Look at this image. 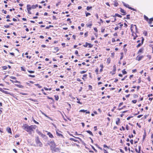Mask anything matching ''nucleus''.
<instances>
[{
  "instance_id": "f257e3e1",
  "label": "nucleus",
  "mask_w": 153,
  "mask_h": 153,
  "mask_svg": "<svg viewBox=\"0 0 153 153\" xmlns=\"http://www.w3.org/2000/svg\"><path fill=\"white\" fill-rule=\"evenodd\" d=\"M37 127V126L35 125H32L29 126L26 124H25L22 126V128L28 132L29 134H31L32 132L34 131Z\"/></svg>"
},
{
  "instance_id": "f03ea898",
  "label": "nucleus",
  "mask_w": 153,
  "mask_h": 153,
  "mask_svg": "<svg viewBox=\"0 0 153 153\" xmlns=\"http://www.w3.org/2000/svg\"><path fill=\"white\" fill-rule=\"evenodd\" d=\"M35 140L36 143L37 144V146H39L40 147H42V144L40 141L38 137H36Z\"/></svg>"
},
{
  "instance_id": "7ed1b4c3",
  "label": "nucleus",
  "mask_w": 153,
  "mask_h": 153,
  "mask_svg": "<svg viewBox=\"0 0 153 153\" xmlns=\"http://www.w3.org/2000/svg\"><path fill=\"white\" fill-rule=\"evenodd\" d=\"M134 27L136 29V32H137V26L136 25H133V24H132L131 25V27L130 28V29L131 31V32L132 33H134V31H133V27Z\"/></svg>"
},
{
  "instance_id": "20e7f679",
  "label": "nucleus",
  "mask_w": 153,
  "mask_h": 153,
  "mask_svg": "<svg viewBox=\"0 0 153 153\" xmlns=\"http://www.w3.org/2000/svg\"><path fill=\"white\" fill-rule=\"evenodd\" d=\"M51 50L52 51V52L54 53H56L57 51H58L59 50V48L58 47H52L51 48Z\"/></svg>"
},
{
  "instance_id": "39448f33",
  "label": "nucleus",
  "mask_w": 153,
  "mask_h": 153,
  "mask_svg": "<svg viewBox=\"0 0 153 153\" xmlns=\"http://www.w3.org/2000/svg\"><path fill=\"white\" fill-rule=\"evenodd\" d=\"M50 145L51 149H53V148H54L56 146V144H55L53 141H52L50 142Z\"/></svg>"
},
{
  "instance_id": "423d86ee",
  "label": "nucleus",
  "mask_w": 153,
  "mask_h": 153,
  "mask_svg": "<svg viewBox=\"0 0 153 153\" xmlns=\"http://www.w3.org/2000/svg\"><path fill=\"white\" fill-rule=\"evenodd\" d=\"M143 58V56H139L138 55L136 57V59L138 61H140L142 58Z\"/></svg>"
},
{
  "instance_id": "0eeeda50",
  "label": "nucleus",
  "mask_w": 153,
  "mask_h": 153,
  "mask_svg": "<svg viewBox=\"0 0 153 153\" xmlns=\"http://www.w3.org/2000/svg\"><path fill=\"white\" fill-rule=\"evenodd\" d=\"M120 11L123 13L122 15H125L126 14V11L122 8H120Z\"/></svg>"
},
{
  "instance_id": "6e6552de",
  "label": "nucleus",
  "mask_w": 153,
  "mask_h": 153,
  "mask_svg": "<svg viewBox=\"0 0 153 153\" xmlns=\"http://www.w3.org/2000/svg\"><path fill=\"white\" fill-rule=\"evenodd\" d=\"M53 149H51L54 152H58L59 151V149L57 148H53Z\"/></svg>"
},
{
  "instance_id": "1a4fd4ad",
  "label": "nucleus",
  "mask_w": 153,
  "mask_h": 153,
  "mask_svg": "<svg viewBox=\"0 0 153 153\" xmlns=\"http://www.w3.org/2000/svg\"><path fill=\"white\" fill-rule=\"evenodd\" d=\"M47 134L51 138H52L54 137L52 134L50 133V132H48L47 133Z\"/></svg>"
},
{
  "instance_id": "9d476101",
  "label": "nucleus",
  "mask_w": 153,
  "mask_h": 153,
  "mask_svg": "<svg viewBox=\"0 0 153 153\" xmlns=\"http://www.w3.org/2000/svg\"><path fill=\"white\" fill-rule=\"evenodd\" d=\"M27 10H30L32 8L30 5V4H27Z\"/></svg>"
},
{
  "instance_id": "9b49d317",
  "label": "nucleus",
  "mask_w": 153,
  "mask_h": 153,
  "mask_svg": "<svg viewBox=\"0 0 153 153\" xmlns=\"http://www.w3.org/2000/svg\"><path fill=\"white\" fill-rule=\"evenodd\" d=\"M111 16L114 17H115L116 16H117L120 18H121L122 17L121 15L117 13H116L115 15H112Z\"/></svg>"
},
{
  "instance_id": "f8f14e48",
  "label": "nucleus",
  "mask_w": 153,
  "mask_h": 153,
  "mask_svg": "<svg viewBox=\"0 0 153 153\" xmlns=\"http://www.w3.org/2000/svg\"><path fill=\"white\" fill-rule=\"evenodd\" d=\"M6 130L8 133L11 134V130L10 128L9 127H7V128Z\"/></svg>"
},
{
  "instance_id": "ddd939ff",
  "label": "nucleus",
  "mask_w": 153,
  "mask_h": 153,
  "mask_svg": "<svg viewBox=\"0 0 153 153\" xmlns=\"http://www.w3.org/2000/svg\"><path fill=\"white\" fill-rule=\"evenodd\" d=\"M143 51V48H140L138 51V53L140 54V53H142Z\"/></svg>"
},
{
  "instance_id": "4468645a",
  "label": "nucleus",
  "mask_w": 153,
  "mask_h": 153,
  "mask_svg": "<svg viewBox=\"0 0 153 153\" xmlns=\"http://www.w3.org/2000/svg\"><path fill=\"white\" fill-rule=\"evenodd\" d=\"M149 21L148 23L149 24H151L152 23V22L153 21V17L149 19Z\"/></svg>"
},
{
  "instance_id": "2eb2a0df",
  "label": "nucleus",
  "mask_w": 153,
  "mask_h": 153,
  "mask_svg": "<svg viewBox=\"0 0 153 153\" xmlns=\"http://www.w3.org/2000/svg\"><path fill=\"white\" fill-rule=\"evenodd\" d=\"M16 85L19 88H24V86L22 85H18V84H16Z\"/></svg>"
},
{
  "instance_id": "dca6fc26",
  "label": "nucleus",
  "mask_w": 153,
  "mask_h": 153,
  "mask_svg": "<svg viewBox=\"0 0 153 153\" xmlns=\"http://www.w3.org/2000/svg\"><path fill=\"white\" fill-rule=\"evenodd\" d=\"M56 134L59 137H63V136L62 134L59 133L57 131L56 132Z\"/></svg>"
},
{
  "instance_id": "f3484780",
  "label": "nucleus",
  "mask_w": 153,
  "mask_h": 153,
  "mask_svg": "<svg viewBox=\"0 0 153 153\" xmlns=\"http://www.w3.org/2000/svg\"><path fill=\"white\" fill-rule=\"evenodd\" d=\"M117 120L116 121V124L117 125H118L119 124V123L120 122V119L119 118H117Z\"/></svg>"
},
{
  "instance_id": "a211bd4d",
  "label": "nucleus",
  "mask_w": 153,
  "mask_h": 153,
  "mask_svg": "<svg viewBox=\"0 0 153 153\" xmlns=\"http://www.w3.org/2000/svg\"><path fill=\"white\" fill-rule=\"evenodd\" d=\"M70 140H72V141H74L75 142H78L79 143V141L78 140H75V139H74L73 138H70Z\"/></svg>"
},
{
  "instance_id": "6ab92c4d",
  "label": "nucleus",
  "mask_w": 153,
  "mask_h": 153,
  "mask_svg": "<svg viewBox=\"0 0 153 153\" xmlns=\"http://www.w3.org/2000/svg\"><path fill=\"white\" fill-rule=\"evenodd\" d=\"M88 133H89L90 135L93 136V135L92 132L88 130L86 131Z\"/></svg>"
},
{
  "instance_id": "aec40b11",
  "label": "nucleus",
  "mask_w": 153,
  "mask_h": 153,
  "mask_svg": "<svg viewBox=\"0 0 153 153\" xmlns=\"http://www.w3.org/2000/svg\"><path fill=\"white\" fill-rule=\"evenodd\" d=\"M85 14L86 15V17H87L88 16L90 15H91L90 13H89L87 12V11L85 12Z\"/></svg>"
},
{
  "instance_id": "412c9836",
  "label": "nucleus",
  "mask_w": 153,
  "mask_h": 153,
  "mask_svg": "<svg viewBox=\"0 0 153 153\" xmlns=\"http://www.w3.org/2000/svg\"><path fill=\"white\" fill-rule=\"evenodd\" d=\"M144 19L146 21H148L149 20V19L146 16V15H144Z\"/></svg>"
},
{
  "instance_id": "4be33fe9",
  "label": "nucleus",
  "mask_w": 153,
  "mask_h": 153,
  "mask_svg": "<svg viewBox=\"0 0 153 153\" xmlns=\"http://www.w3.org/2000/svg\"><path fill=\"white\" fill-rule=\"evenodd\" d=\"M32 120H33V121L36 123V124H39V123L38 122H37V121H36L34 119V118L33 117H32Z\"/></svg>"
},
{
  "instance_id": "5701e85b",
  "label": "nucleus",
  "mask_w": 153,
  "mask_h": 153,
  "mask_svg": "<svg viewBox=\"0 0 153 153\" xmlns=\"http://www.w3.org/2000/svg\"><path fill=\"white\" fill-rule=\"evenodd\" d=\"M121 56L120 58V60H121L123 59V52H121L120 53Z\"/></svg>"
},
{
  "instance_id": "b1692460",
  "label": "nucleus",
  "mask_w": 153,
  "mask_h": 153,
  "mask_svg": "<svg viewBox=\"0 0 153 153\" xmlns=\"http://www.w3.org/2000/svg\"><path fill=\"white\" fill-rule=\"evenodd\" d=\"M53 26L51 25H50L46 27L45 28L46 29H49L51 27H53Z\"/></svg>"
},
{
  "instance_id": "393cba45",
  "label": "nucleus",
  "mask_w": 153,
  "mask_h": 153,
  "mask_svg": "<svg viewBox=\"0 0 153 153\" xmlns=\"http://www.w3.org/2000/svg\"><path fill=\"white\" fill-rule=\"evenodd\" d=\"M44 88L45 89V90H47V91L48 90L50 91V90H51L52 89L51 88H48L46 87H44Z\"/></svg>"
},
{
  "instance_id": "a878e982",
  "label": "nucleus",
  "mask_w": 153,
  "mask_h": 153,
  "mask_svg": "<svg viewBox=\"0 0 153 153\" xmlns=\"http://www.w3.org/2000/svg\"><path fill=\"white\" fill-rule=\"evenodd\" d=\"M123 4L124 6H125V7H128L129 6V5L127 4H126V3H125L124 2H123Z\"/></svg>"
},
{
  "instance_id": "bb28decb",
  "label": "nucleus",
  "mask_w": 153,
  "mask_h": 153,
  "mask_svg": "<svg viewBox=\"0 0 153 153\" xmlns=\"http://www.w3.org/2000/svg\"><path fill=\"white\" fill-rule=\"evenodd\" d=\"M107 62L108 64H109L110 62V58H108L107 60Z\"/></svg>"
},
{
  "instance_id": "cd10ccee",
  "label": "nucleus",
  "mask_w": 153,
  "mask_h": 153,
  "mask_svg": "<svg viewBox=\"0 0 153 153\" xmlns=\"http://www.w3.org/2000/svg\"><path fill=\"white\" fill-rule=\"evenodd\" d=\"M91 147H92V148L94 150V151L96 152H97V150L95 149V148H94V147L93 146H91Z\"/></svg>"
},
{
  "instance_id": "c85d7f7f",
  "label": "nucleus",
  "mask_w": 153,
  "mask_h": 153,
  "mask_svg": "<svg viewBox=\"0 0 153 153\" xmlns=\"http://www.w3.org/2000/svg\"><path fill=\"white\" fill-rule=\"evenodd\" d=\"M88 45L89 47V48H92L93 46V45L91 44H90V43H88Z\"/></svg>"
},
{
  "instance_id": "c756f323",
  "label": "nucleus",
  "mask_w": 153,
  "mask_h": 153,
  "mask_svg": "<svg viewBox=\"0 0 153 153\" xmlns=\"http://www.w3.org/2000/svg\"><path fill=\"white\" fill-rule=\"evenodd\" d=\"M122 73L123 74H127V72L126 71H125V70H123L122 71Z\"/></svg>"
},
{
  "instance_id": "7c9ffc66",
  "label": "nucleus",
  "mask_w": 153,
  "mask_h": 153,
  "mask_svg": "<svg viewBox=\"0 0 153 153\" xmlns=\"http://www.w3.org/2000/svg\"><path fill=\"white\" fill-rule=\"evenodd\" d=\"M91 8H92L91 7L87 6L86 8V9L87 10H88Z\"/></svg>"
},
{
  "instance_id": "2f4dec72",
  "label": "nucleus",
  "mask_w": 153,
  "mask_h": 153,
  "mask_svg": "<svg viewBox=\"0 0 153 153\" xmlns=\"http://www.w3.org/2000/svg\"><path fill=\"white\" fill-rule=\"evenodd\" d=\"M143 34H144V35L145 36H147V35H148V33H147V31H145L144 32H143Z\"/></svg>"
},
{
  "instance_id": "473e14b6",
  "label": "nucleus",
  "mask_w": 153,
  "mask_h": 153,
  "mask_svg": "<svg viewBox=\"0 0 153 153\" xmlns=\"http://www.w3.org/2000/svg\"><path fill=\"white\" fill-rule=\"evenodd\" d=\"M54 96H55V98L56 100H58L59 99V98L58 96H57V95H55Z\"/></svg>"
},
{
  "instance_id": "72a5a7b5",
  "label": "nucleus",
  "mask_w": 153,
  "mask_h": 153,
  "mask_svg": "<svg viewBox=\"0 0 153 153\" xmlns=\"http://www.w3.org/2000/svg\"><path fill=\"white\" fill-rule=\"evenodd\" d=\"M86 71H80V73L81 74H83L85 73L86 72Z\"/></svg>"
},
{
  "instance_id": "f704fd0d",
  "label": "nucleus",
  "mask_w": 153,
  "mask_h": 153,
  "mask_svg": "<svg viewBox=\"0 0 153 153\" xmlns=\"http://www.w3.org/2000/svg\"><path fill=\"white\" fill-rule=\"evenodd\" d=\"M88 42H86L85 43V44L83 45V46L85 47H87V46L88 45Z\"/></svg>"
},
{
  "instance_id": "c9c22d12",
  "label": "nucleus",
  "mask_w": 153,
  "mask_h": 153,
  "mask_svg": "<svg viewBox=\"0 0 153 153\" xmlns=\"http://www.w3.org/2000/svg\"><path fill=\"white\" fill-rule=\"evenodd\" d=\"M92 24H90L89 25H87V26L88 27H89L90 28H91V26H92Z\"/></svg>"
},
{
  "instance_id": "e433bc0d",
  "label": "nucleus",
  "mask_w": 153,
  "mask_h": 153,
  "mask_svg": "<svg viewBox=\"0 0 153 153\" xmlns=\"http://www.w3.org/2000/svg\"><path fill=\"white\" fill-rule=\"evenodd\" d=\"M126 107V106H124L123 107H122L121 108L118 109L119 110H122V109H123L124 108H125Z\"/></svg>"
},
{
  "instance_id": "4c0bfd02",
  "label": "nucleus",
  "mask_w": 153,
  "mask_h": 153,
  "mask_svg": "<svg viewBox=\"0 0 153 153\" xmlns=\"http://www.w3.org/2000/svg\"><path fill=\"white\" fill-rule=\"evenodd\" d=\"M142 45V44L141 43H139V44H138V45L137 46V48H138L139 47H140Z\"/></svg>"
},
{
  "instance_id": "58836bf2",
  "label": "nucleus",
  "mask_w": 153,
  "mask_h": 153,
  "mask_svg": "<svg viewBox=\"0 0 153 153\" xmlns=\"http://www.w3.org/2000/svg\"><path fill=\"white\" fill-rule=\"evenodd\" d=\"M20 94H22L23 95H27V93H19Z\"/></svg>"
},
{
  "instance_id": "ea45409f",
  "label": "nucleus",
  "mask_w": 153,
  "mask_h": 153,
  "mask_svg": "<svg viewBox=\"0 0 153 153\" xmlns=\"http://www.w3.org/2000/svg\"><path fill=\"white\" fill-rule=\"evenodd\" d=\"M28 71L30 73H34V71H32L28 70Z\"/></svg>"
},
{
  "instance_id": "a19ab883",
  "label": "nucleus",
  "mask_w": 153,
  "mask_h": 153,
  "mask_svg": "<svg viewBox=\"0 0 153 153\" xmlns=\"http://www.w3.org/2000/svg\"><path fill=\"white\" fill-rule=\"evenodd\" d=\"M21 70L22 71H26L25 69L23 67H21Z\"/></svg>"
},
{
  "instance_id": "79ce46f5",
  "label": "nucleus",
  "mask_w": 153,
  "mask_h": 153,
  "mask_svg": "<svg viewBox=\"0 0 153 153\" xmlns=\"http://www.w3.org/2000/svg\"><path fill=\"white\" fill-rule=\"evenodd\" d=\"M132 102L133 103H136L137 102V100H133Z\"/></svg>"
},
{
  "instance_id": "37998d69",
  "label": "nucleus",
  "mask_w": 153,
  "mask_h": 153,
  "mask_svg": "<svg viewBox=\"0 0 153 153\" xmlns=\"http://www.w3.org/2000/svg\"><path fill=\"white\" fill-rule=\"evenodd\" d=\"M146 137V132H145L144 134L143 135V140Z\"/></svg>"
},
{
  "instance_id": "c03bdc74",
  "label": "nucleus",
  "mask_w": 153,
  "mask_h": 153,
  "mask_svg": "<svg viewBox=\"0 0 153 153\" xmlns=\"http://www.w3.org/2000/svg\"><path fill=\"white\" fill-rule=\"evenodd\" d=\"M96 146L99 149H100V150H102V148H101L100 147H99V146H98V145L97 144H96Z\"/></svg>"
},
{
  "instance_id": "a18cd8bd",
  "label": "nucleus",
  "mask_w": 153,
  "mask_h": 153,
  "mask_svg": "<svg viewBox=\"0 0 153 153\" xmlns=\"http://www.w3.org/2000/svg\"><path fill=\"white\" fill-rule=\"evenodd\" d=\"M2 12H3V13L4 14H6L7 13V12L6 10H2Z\"/></svg>"
},
{
  "instance_id": "49530a36",
  "label": "nucleus",
  "mask_w": 153,
  "mask_h": 153,
  "mask_svg": "<svg viewBox=\"0 0 153 153\" xmlns=\"http://www.w3.org/2000/svg\"><path fill=\"white\" fill-rule=\"evenodd\" d=\"M128 137L130 138H133L134 137V136L133 134H131V135H129Z\"/></svg>"
},
{
  "instance_id": "de8ad7c7",
  "label": "nucleus",
  "mask_w": 153,
  "mask_h": 153,
  "mask_svg": "<svg viewBox=\"0 0 153 153\" xmlns=\"http://www.w3.org/2000/svg\"><path fill=\"white\" fill-rule=\"evenodd\" d=\"M85 110H81L80 111H79V112H85Z\"/></svg>"
},
{
  "instance_id": "09e8293b",
  "label": "nucleus",
  "mask_w": 153,
  "mask_h": 153,
  "mask_svg": "<svg viewBox=\"0 0 153 153\" xmlns=\"http://www.w3.org/2000/svg\"><path fill=\"white\" fill-rule=\"evenodd\" d=\"M36 85L38 86V88H42V86H40V85H39V84H36Z\"/></svg>"
},
{
  "instance_id": "8fccbe9b",
  "label": "nucleus",
  "mask_w": 153,
  "mask_h": 153,
  "mask_svg": "<svg viewBox=\"0 0 153 153\" xmlns=\"http://www.w3.org/2000/svg\"><path fill=\"white\" fill-rule=\"evenodd\" d=\"M141 148V146H139L138 147V148H139L138 152H140Z\"/></svg>"
},
{
  "instance_id": "3c124183",
  "label": "nucleus",
  "mask_w": 153,
  "mask_h": 153,
  "mask_svg": "<svg viewBox=\"0 0 153 153\" xmlns=\"http://www.w3.org/2000/svg\"><path fill=\"white\" fill-rule=\"evenodd\" d=\"M31 7L32 9H35L36 8V7L35 5H33Z\"/></svg>"
},
{
  "instance_id": "603ef678",
  "label": "nucleus",
  "mask_w": 153,
  "mask_h": 153,
  "mask_svg": "<svg viewBox=\"0 0 153 153\" xmlns=\"http://www.w3.org/2000/svg\"><path fill=\"white\" fill-rule=\"evenodd\" d=\"M105 30V29L104 28H102L101 31V32L102 33L104 32Z\"/></svg>"
},
{
  "instance_id": "864d4df0",
  "label": "nucleus",
  "mask_w": 153,
  "mask_h": 153,
  "mask_svg": "<svg viewBox=\"0 0 153 153\" xmlns=\"http://www.w3.org/2000/svg\"><path fill=\"white\" fill-rule=\"evenodd\" d=\"M28 76L30 77H35V76L32 75H28Z\"/></svg>"
},
{
  "instance_id": "5fc2aeb1",
  "label": "nucleus",
  "mask_w": 153,
  "mask_h": 153,
  "mask_svg": "<svg viewBox=\"0 0 153 153\" xmlns=\"http://www.w3.org/2000/svg\"><path fill=\"white\" fill-rule=\"evenodd\" d=\"M144 38L143 37H142V40H141V43H142V44H143V41H144Z\"/></svg>"
},
{
  "instance_id": "6e6d98bb",
  "label": "nucleus",
  "mask_w": 153,
  "mask_h": 153,
  "mask_svg": "<svg viewBox=\"0 0 153 153\" xmlns=\"http://www.w3.org/2000/svg\"><path fill=\"white\" fill-rule=\"evenodd\" d=\"M127 77V76H125L122 79H121V80L122 81H123L124 80L126 79V78Z\"/></svg>"
},
{
  "instance_id": "4d7b16f0",
  "label": "nucleus",
  "mask_w": 153,
  "mask_h": 153,
  "mask_svg": "<svg viewBox=\"0 0 153 153\" xmlns=\"http://www.w3.org/2000/svg\"><path fill=\"white\" fill-rule=\"evenodd\" d=\"M133 117V116L129 117L127 118V120H129L132 117Z\"/></svg>"
},
{
  "instance_id": "13d9d810",
  "label": "nucleus",
  "mask_w": 153,
  "mask_h": 153,
  "mask_svg": "<svg viewBox=\"0 0 153 153\" xmlns=\"http://www.w3.org/2000/svg\"><path fill=\"white\" fill-rule=\"evenodd\" d=\"M89 89L91 90L92 89V86L90 85H89Z\"/></svg>"
},
{
  "instance_id": "bf43d9fd",
  "label": "nucleus",
  "mask_w": 153,
  "mask_h": 153,
  "mask_svg": "<svg viewBox=\"0 0 153 153\" xmlns=\"http://www.w3.org/2000/svg\"><path fill=\"white\" fill-rule=\"evenodd\" d=\"M123 104V102L120 103L119 105V107H120L121 105H122Z\"/></svg>"
},
{
  "instance_id": "052dcab7",
  "label": "nucleus",
  "mask_w": 153,
  "mask_h": 153,
  "mask_svg": "<svg viewBox=\"0 0 153 153\" xmlns=\"http://www.w3.org/2000/svg\"><path fill=\"white\" fill-rule=\"evenodd\" d=\"M126 128L127 130H129L128 126L127 125L126 126Z\"/></svg>"
},
{
  "instance_id": "680f3d73",
  "label": "nucleus",
  "mask_w": 153,
  "mask_h": 153,
  "mask_svg": "<svg viewBox=\"0 0 153 153\" xmlns=\"http://www.w3.org/2000/svg\"><path fill=\"white\" fill-rule=\"evenodd\" d=\"M85 112L86 114H88V113H90V112L89 111H87V110H85Z\"/></svg>"
},
{
  "instance_id": "e2e57ef3",
  "label": "nucleus",
  "mask_w": 153,
  "mask_h": 153,
  "mask_svg": "<svg viewBox=\"0 0 153 153\" xmlns=\"http://www.w3.org/2000/svg\"><path fill=\"white\" fill-rule=\"evenodd\" d=\"M3 70H6L7 68V67L6 66H4L3 67Z\"/></svg>"
},
{
  "instance_id": "0e129e2a",
  "label": "nucleus",
  "mask_w": 153,
  "mask_h": 153,
  "mask_svg": "<svg viewBox=\"0 0 153 153\" xmlns=\"http://www.w3.org/2000/svg\"><path fill=\"white\" fill-rule=\"evenodd\" d=\"M4 27L6 28H8L10 27V26L9 25H4Z\"/></svg>"
},
{
  "instance_id": "69168bd1",
  "label": "nucleus",
  "mask_w": 153,
  "mask_h": 153,
  "mask_svg": "<svg viewBox=\"0 0 153 153\" xmlns=\"http://www.w3.org/2000/svg\"><path fill=\"white\" fill-rule=\"evenodd\" d=\"M41 47L42 48H45L46 47V46L45 45H42Z\"/></svg>"
},
{
  "instance_id": "338daca9",
  "label": "nucleus",
  "mask_w": 153,
  "mask_h": 153,
  "mask_svg": "<svg viewBox=\"0 0 153 153\" xmlns=\"http://www.w3.org/2000/svg\"><path fill=\"white\" fill-rule=\"evenodd\" d=\"M115 41H116L115 40V39L114 38H113L112 39V42H115Z\"/></svg>"
},
{
  "instance_id": "774afa93",
  "label": "nucleus",
  "mask_w": 153,
  "mask_h": 153,
  "mask_svg": "<svg viewBox=\"0 0 153 153\" xmlns=\"http://www.w3.org/2000/svg\"><path fill=\"white\" fill-rule=\"evenodd\" d=\"M72 37L74 39H76V36L74 35H73Z\"/></svg>"
}]
</instances>
